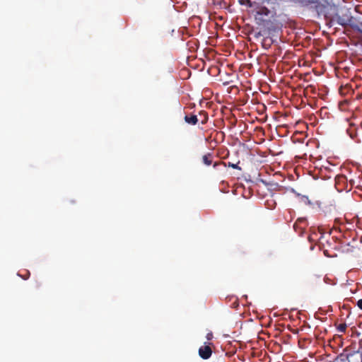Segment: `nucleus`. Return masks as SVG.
I'll return each mask as SVG.
<instances>
[{"mask_svg":"<svg viewBox=\"0 0 362 362\" xmlns=\"http://www.w3.org/2000/svg\"><path fill=\"white\" fill-rule=\"evenodd\" d=\"M185 121L189 124L195 125L197 124L199 120L197 115H190L185 116Z\"/></svg>","mask_w":362,"mask_h":362,"instance_id":"39448f33","label":"nucleus"},{"mask_svg":"<svg viewBox=\"0 0 362 362\" xmlns=\"http://www.w3.org/2000/svg\"><path fill=\"white\" fill-rule=\"evenodd\" d=\"M348 358L349 362H362V354L350 355Z\"/></svg>","mask_w":362,"mask_h":362,"instance_id":"423d86ee","label":"nucleus"},{"mask_svg":"<svg viewBox=\"0 0 362 362\" xmlns=\"http://www.w3.org/2000/svg\"><path fill=\"white\" fill-rule=\"evenodd\" d=\"M228 166L233 168L234 169H238L240 170H241V168L238 166V163L235 164V163H232L229 162L228 164Z\"/></svg>","mask_w":362,"mask_h":362,"instance_id":"9b49d317","label":"nucleus"},{"mask_svg":"<svg viewBox=\"0 0 362 362\" xmlns=\"http://www.w3.org/2000/svg\"><path fill=\"white\" fill-rule=\"evenodd\" d=\"M296 197L298 198V201L303 204H310V201L307 197L302 196L300 194H297Z\"/></svg>","mask_w":362,"mask_h":362,"instance_id":"0eeeda50","label":"nucleus"},{"mask_svg":"<svg viewBox=\"0 0 362 362\" xmlns=\"http://www.w3.org/2000/svg\"><path fill=\"white\" fill-rule=\"evenodd\" d=\"M291 91L293 92L292 96H293L294 95V88H291Z\"/></svg>","mask_w":362,"mask_h":362,"instance_id":"dca6fc26","label":"nucleus"},{"mask_svg":"<svg viewBox=\"0 0 362 362\" xmlns=\"http://www.w3.org/2000/svg\"><path fill=\"white\" fill-rule=\"evenodd\" d=\"M213 159L214 156L210 153H208L202 156V162L206 166H209L213 164L214 168H216L219 165H223L225 166L226 165V164L223 162H215L213 163Z\"/></svg>","mask_w":362,"mask_h":362,"instance_id":"7ed1b4c3","label":"nucleus"},{"mask_svg":"<svg viewBox=\"0 0 362 362\" xmlns=\"http://www.w3.org/2000/svg\"><path fill=\"white\" fill-rule=\"evenodd\" d=\"M207 340H211L213 338V333L212 332H209L206 336Z\"/></svg>","mask_w":362,"mask_h":362,"instance_id":"f8f14e48","label":"nucleus"},{"mask_svg":"<svg viewBox=\"0 0 362 362\" xmlns=\"http://www.w3.org/2000/svg\"><path fill=\"white\" fill-rule=\"evenodd\" d=\"M357 305L361 309H362V299L358 301Z\"/></svg>","mask_w":362,"mask_h":362,"instance_id":"ddd939ff","label":"nucleus"},{"mask_svg":"<svg viewBox=\"0 0 362 362\" xmlns=\"http://www.w3.org/2000/svg\"><path fill=\"white\" fill-rule=\"evenodd\" d=\"M270 10L265 6H258L256 10V14L255 16V20L257 23L262 24L267 21L265 17H269L270 15Z\"/></svg>","mask_w":362,"mask_h":362,"instance_id":"f257e3e1","label":"nucleus"},{"mask_svg":"<svg viewBox=\"0 0 362 362\" xmlns=\"http://www.w3.org/2000/svg\"><path fill=\"white\" fill-rule=\"evenodd\" d=\"M212 354V350L209 345H204L199 349V355L203 359H208Z\"/></svg>","mask_w":362,"mask_h":362,"instance_id":"20e7f679","label":"nucleus"},{"mask_svg":"<svg viewBox=\"0 0 362 362\" xmlns=\"http://www.w3.org/2000/svg\"><path fill=\"white\" fill-rule=\"evenodd\" d=\"M289 115H290V113H288V112H285V114L282 115V117L286 118V117H288V116H289Z\"/></svg>","mask_w":362,"mask_h":362,"instance_id":"2eb2a0df","label":"nucleus"},{"mask_svg":"<svg viewBox=\"0 0 362 362\" xmlns=\"http://www.w3.org/2000/svg\"><path fill=\"white\" fill-rule=\"evenodd\" d=\"M303 5L313 6L318 13L322 11L325 0H298Z\"/></svg>","mask_w":362,"mask_h":362,"instance_id":"f03ea898","label":"nucleus"},{"mask_svg":"<svg viewBox=\"0 0 362 362\" xmlns=\"http://www.w3.org/2000/svg\"><path fill=\"white\" fill-rule=\"evenodd\" d=\"M201 117H202V120H201V123L202 124H205L206 123L207 120H208V115L206 112L204 111H202L200 112L199 113Z\"/></svg>","mask_w":362,"mask_h":362,"instance_id":"6e6552de","label":"nucleus"},{"mask_svg":"<svg viewBox=\"0 0 362 362\" xmlns=\"http://www.w3.org/2000/svg\"><path fill=\"white\" fill-rule=\"evenodd\" d=\"M239 3L241 5H246L250 8H251L253 5L252 2L250 0H239Z\"/></svg>","mask_w":362,"mask_h":362,"instance_id":"1a4fd4ad","label":"nucleus"},{"mask_svg":"<svg viewBox=\"0 0 362 362\" xmlns=\"http://www.w3.org/2000/svg\"><path fill=\"white\" fill-rule=\"evenodd\" d=\"M286 212L288 214V215H287V214H284V218H285V219H286L288 222H291V221H292V220H293V216H292V214H291V210H290V209H288V210H287V211H286Z\"/></svg>","mask_w":362,"mask_h":362,"instance_id":"9d476101","label":"nucleus"},{"mask_svg":"<svg viewBox=\"0 0 362 362\" xmlns=\"http://www.w3.org/2000/svg\"><path fill=\"white\" fill-rule=\"evenodd\" d=\"M261 35H262L261 32H258V33H256L255 34V37H259V36H261Z\"/></svg>","mask_w":362,"mask_h":362,"instance_id":"4468645a","label":"nucleus"}]
</instances>
